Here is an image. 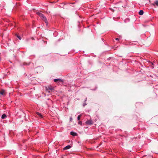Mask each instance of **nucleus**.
Here are the masks:
<instances>
[{
    "mask_svg": "<svg viewBox=\"0 0 158 158\" xmlns=\"http://www.w3.org/2000/svg\"><path fill=\"white\" fill-rule=\"evenodd\" d=\"M37 14L45 22L46 25H48V23L46 17L44 16V15L42 13L40 12L37 13Z\"/></svg>",
    "mask_w": 158,
    "mask_h": 158,
    "instance_id": "f257e3e1",
    "label": "nucleus"
},
{
    "mask_svg": "<svg viewBox=\"0 0 158 158\" xmlns=\"http://www.w3.org/2000/svg\"><path fill=\"white\" fill-rule=\"evenodd\" d=\"M85 123L86 124L89 125H91L93 124V122L91 120H88L85 122Z\"/></svg>",
    "mask_w": 158,
    "mask_h": 158,
    "instance_id": "f03ea898",
    "label": "nucleus"
},
{
    "mask_svg": "<svg viewBox=\"0 0 158 158\" xmlns=\"http://www.w3.org/2000/svg\"><path fill=\"white\" fill-rule=\"evenodd\" d=\"M54 82H59L58 81H59V82H62L63 81L61 79H60V78H59V79H55L54 80Z\"/></svg>",
    "mask_w": 158,
    "mask_h": 158,
    "instance_id": "7ed1b4c3",
    "label": "nucleus"
},
{
    "mask_svg": "<svg viewBox=\"0 0 158 158\" xmlns=\"http://www.w3.org/2000/svg\"><path fill=\"white\" fill-rule=\"evenodd\" d=\"M71 146L70 145H68L65 147L64 148V150H67L71 148Z\"/></svg>",
    "mask_w": 158,
    "mask_h": 158,
    "instance_id": "20e7f679",
    "label": "nucleus"
},
{
    "mask_svg": "<svg viewBox=\"0 0 158 158\" xmlns=\"http://www.w3.org/2000/svg\"><path fill=\"white\" fill-rule=\"evenodd\" d=\"M47 89L50 90H53L54 89V88L51 86H48Z\"/></svg>",
    "mask_w": 158,
    "mask_h": 158,
    "instance_id": "39448f33",
    "label": "nucleus"
},
{
    "mask_svg": "<svg viewBox=\"0 0 158 158\" xmlns=\"http://www.w3.org/2000/svg\"><path fill=\"white\" fill-rule=\"evenodd\" d=\"M139 14L140 15H142L143 14V10H140L139 12Z\"/></svg>",
    "mask_w": 158,
    "mask_h": 158,
    "instance_id": "423d86ee",
    "label": "nucleus"
},
{
    "mask_svg": "<svg viewBox=\"0 0 158 158\" xmlns=\"http://www.w3.org/2000/svg\"><path fill=\"white\" fill-rule=\"evenodd\" d=\"M6 115L5 114H4L2 115V119H5V118H6Z\"/></svg>",
    "mask_w": 158,
    "mask_h": 158,
    "instance_id": "0eeeda50",
    "label": "nucleus"
},
{
    "mask_svg": "<svg viewBox=\"0 0 158 158\" xmlns=\"http://www.w3.org/2000/svg\"><path fill=\"white\" fill-rule=\"evenodd\" d=\"M36 114L38 115L41 118H43V116L42 115L40 114V113L38 112H36Z\"/></svg>",
    "mask_w": 158,
    "mask_h": 158,
    "instance_id": "6e6552de",
    "label": "nucleus"
},
{
    "mask_svg": "<svg viewBox=\"0 0 158 158\" xmlns=\"http://www.w3.org/2000/svg\"><path fill=\"white\" fill-rule=\"evenodd\" d=\"M40 69H41V71H42L43 70V68L41 67H38L36 69V70L37 71H38Z\"/></svg>",
    "mask_w": 158,
    "mask_h": 158,
    "instance_id": "1a4fd4ad",
    "label": "nucleus"
},
{
    "mask_svg": "<svg viewBox=\"0 0 158 158\" xmlns=\"http://www.w3.org/2000/svg\"><path fill=\"white\" fill-rule=\"evenodd\" d=\"M70 134L73 136H75L76 135V133L74 132L73 131H71L70 132Z\"/></svg>",
    "mask_w": 158,
    "mask_h": 158,
    "instance_id": "9d476101",
    "label": "nucleus"
},
{
    "mask_svg": "<svg viewBox=\"0 0 158 158\" xmlns=\"http://www.w3.org/2000/svg\"><path fill=\"white\" fill-rule=\"evenodd\" d=\"M81 114H80V115H79L78 116L77 118V119L78 120H80V118H81Z\"/></svg>",
    "mask_w": 158,
    "mask_h": 158,
    "instance_id": "9b49d317",
    "label": "nucleus"
},
{
    "mask_svg": "<svg viewBox=\"0 0 158 158\" xmlns=\"http://www.w3.org/2000/svg\"><path fill=\"white\" fill-rule=\"evenodd\" d=\"M154 3L156 5V6H158V0L156 1Z\"/></svg>",
    "mask_w": 158,
    "mask_h": 158,
    "instance_id": "f8f14e48",
    "label": "nucleus"
},
{
    "mask_svg": "<svg viewBox=\"0 0 158 158\" xmlns=\"http://www.w3.org/2000/svg\"><path fill=\"white\" fill-rule=\"evenodd\" d=\"M49 90H49V89H46V92H48L49 93H50L51 92Z\"/></svg>",
    "mask_w": 158,
    "mask_h": 158,
    "instance_id": "ddd939ff",
    "label": "nucleus"
},
{
    "mask_svg": "<svg viewBox=\"0 0 158 158\" xmlns=\"http://www.w3.org/2000/svg\"><path fill=\"white\" fill-rule=\"evenodd\" d=\"M16 36L20 40H21V38L20 36H19L16 35Z\"/></svg>",
    "mask_w": 158,
    "mask_h": 158,
    "instance_id": "4468645a",
    "label": "nucleus"
},
{
    "mask_svg": "<svg viewBox=\"0 0 158 158\" xmlns=\"http://www.w3.org/2000/svg\"><path fill=\"white\" fill-rule=\"evenodd\" d=\"M78 124H80V125H81L82 124V122H81V121H79V122H78Z\"/></svg>",
    "mask_w": 158,
    "mask_h": 158,
    "instance_id": "2eb2a0df",
    "label": "nucleus"
},
{
    "mask_svg": "<svg viewBox=\"0 0 158 158\" xmlns=\"http://www.w3.org/2000/svg\"><path fill=\"white\" fill-rule=\"evenodd\" d=\"M4 91H0V94L1 95H3L4 94Z\"/></svg>",
    "mask_w": 158,
    "mask_h": 158,
    "instance_id": "dca6fc26",
    "label": "nucleus"
},
{
    "mask_svg": "<svg viewBox=\"0 0 158 158\" xmlns=\"http://www.w3.org/2000/svg\"><path fill=\"white\" fill-rule=\"evenodd\" d=\"M151 63L152 64V65H153V63H152V62H151ZM151 67H152V69H153L154 68V67L153 66H151Z\"/></svg>",
    "mask_w": 158,
    "mask_h": 158,
    "instance_id": "f3484780",
    "label": "nucleus"
},
{
    "mask_svg": "<svg viewBox=\"0 0 158 158\" xmlns=\"http://www.w3.org/2000/svg\"><path fill=\"white\" fill-rule=\"evenodd\" d=\"M72 119H72V117H70V121H72Z\"/></svg>",
    "mask_w": 158,
    "mask_h": 158,
    "instance_id": "a211bd4d",
    "label": "nucleus"
},
{
    "mask_svg": "<svg viewBox=\"0 0 158 158\" xmlns=\"http://www.w3.org/2000/svg\"><path fill=\"white\" fill-rule=\"evenodd\" d=\"M86 105V103H84V104H83V106H85Z\"/></svg>",
    "mask_w": 158,
    "mask_h": 158,
    "instance_id": "6ab92c4d",
    "label": "nucleus"
},
{
    "mask_svg": "<svg viewBox=\"0 0 158 158\" xmlns=\"http://www.w3.org/2000/svg\"><path fill=\"white\" fill-rule=\"evenodd\" d=\"M87 98H85V102H86V101H87Z\"/></svg>",
    "mask_w": 158,
    "mask_h": 158,
    "instance_id": "aec40b11",
    "label": "nucleus"
},
{
    "mask_svg": "<svg viewBox=\"0 0 158 158\" xmlns=\"http://www.w3.org/2000/svg\"><path fill=\"white\" fill-rule=\"evenodd\" d=\"M115 40H118V38H116L115 39Z\"/></svg>",
    "mask_w": 158,
    "mask_h": 158,
    "instance_id": "412c9836",
    "label": "nucleus"
}]
</instances>
